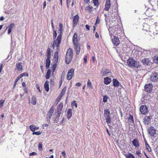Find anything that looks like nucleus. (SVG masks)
<instances>
[{
	"instance_id": "48",
	"label": "nucleus",
	"mask_w": 158,
	"mask_h": 158,
	"mask_svg": "<svg viewBox=\"0 0 158 158\" xmlns=\"http://www.w3.org/2000/svg\"><path fill=\"white\" fill-rule=\"evenodd\" d=\"M56 64H54L52 66V69L53 72H54L56 70Z\"/></svg>"
},
{
	"instance_id": "32",
	"label": "nucleus",
	"mask_w": 158,
	"mask_h": 158,
	"mask_svg": "<svg viewBox=\"0 0 158 158\" xmlns=\"http://www.w3.org/2000/svg\"><path fill=\"white\" fill-rule=\"evenodd\" d=\"M51 70L49 69H48L47 72L45 76V78L47 79H48L50 78V76L51 74Z\"/></svg>"
},
{
	"instance_id": "54",
	"label": "nucleus",
	"mask_w": 158,
	"mask_h": 158,
	"mask_svg": "<svg viewBox=\"0 0 158 158\" xmlns=\"http://www.w3.org/2000/svg\"><path fill=\"white\" fill-rule=\"evenodd\" d=\"M87 86L89 87L92 86V84L89 80L87 82Z\"/></svg>"
},
{
	"instance_id": "60",
	"label": "nucleus",
	"mask_w": 158,
	"mask_h": 158,
	"mask_svg": "<svg viewBox=\"0 0 158 158\" xmlns=\"http://www.w3.org/2000/svg\"><path fill=\"white\" fill-rule=\"evenodd\" d=\"M37 155V153L35 152H32L29 154V156H31L33 155Z\"/></svg>"
},
{
	"instance_id": "5",
	"label": "nucleus",
	"mask_w": 158,
	"mask_h": 158,
	"mask_svg": "<svg viewBox=\"0 0 158 158\" xmlns=\"http://www.w3.org/2000/svg\"><path fill=\"white\" fill-rule=\"evenodd\" d=\"M118 8L116 6H113L110 9L109 13L112 18L117 17L118 15Z\"/></svg>"
},
{
	"instance_id": "7",
	"label": "nucleus",
	"mask_w": 158,
	"mask_h": 158,
	"mask_svg": "<svg viewBox=\"0 0 158 158\" xmlns=\"http://www.w3.org/2000/svg\"><path fill=\"white\" fill-rule=\"evenodd\" d=\"M116 31V34L118 35L120 34L121 32L123 30V27L122 25H116L114 26H113Z\"/></svg>"
},
{
	"instance_id": "33",
	"label": "nucleus",
	"mask_w": 158,
	"mask_h": 158,
	"mask_svg": "<svg viewBox=\"0 0 158 158\" xmlns=\"http://www.w3.org/2000/svg\"><path fill=\"white\" fill-rule=\"evenodd\" d=\"M36 98L35 96H33L31 99V103L34 105H35L36 104Z\"/></svg>"
},
{
	"instance_id": "31",
	"label": "nucleus",
	"mask_w": 158,
	"mask_h": 158,
	"mask_svg": "<svg viewBox=\"0 0 158 158\" xmlns=\"http://www.w3.org/2000/svg\"><path fill=\"white\" fill-rule=\"evenodd\" d=\"M30 128L31 131H34L35 130V129H38L39 127H36L34 125H32L30 126Z\"/></svg>"
},
{
	"instance_id": "52",
	"label": "nucleus",
	"mask_w": 158,
	"mask_h": 158,
	"mask_svg": "<svg viewBox=\"0 0 158 158\" xmlns=\"http://www.w3.org/2000/svg\"><path fill=\"white\" fill-rule=\"evenodd\" d=\"M38 149L40 150H43L42 144L41 143H39L38 144Z\"/></svg>"
},
{
	"instance_id": "17",
	"label": "nucleus",
	"mask_w": 158,
	"mask_h": 158,
	"mask_svg": "<svg viewBox=\"0 0 158 158\" xmlns=\"http://www.w3.org/2000/svg\"><path fill=\"white\" fill-rule=\"evenodd\" d=\"M79 21V16L78 15H75L73 18V26L74 27L76 26Z\"/></svg>"
},
{
	"instance_id": "47",
	"label": "nucleus",
	"mask_w": 158,
	"mask_h": 158,
	"mask_svg": "<svg viewBox=\"0 0 158 158\" xmlns=\"http://www.w3.org/2000/svg\"><path fill=\"white\" fill-rule=\"evenodd\" d=\"M19 76H18V77L15 80V82H14V85H13V87L14 88L15 87L16 85V84L17 82H18V80L21 78H19Z\"/></svg>"
},
{
	"instance_id": "36",
	"label": "nucleus",
	"mask_w": 158,
	"mask_h": 158,
	"mask_svg": "<svg viewBox=\"0 0 158 158\" xmlns=\"http://www.w3.org/2000/svg\"><path fill=\"white\" fill-rule=\"evenodd\" d=\"M128 120L131 123H132L133 124H134V120L133 117L132 115L130 114L129 115V117L128 118Z\"/></svg>"
},
{
	"instance_id": "62",
	"label": "nucleus",
	"mask_w": 158,
	"mask_h": 158,
	"mask_svg": "<svg viewBox=\"0 0 158 158\" xmlns=\"http://www.w3.org/2000/svg\"><path fill=\"white\" fill-rule=\"evenodd\" d=\"M136 153L137 155H138L139 157H141V156L140 155L141 154V152L140 151H136Z\"/></svg>"
},
{
	"instance_id": "22",
	"label": "nucleus",
	"mask_w": 158,
	"mask_h": 158,
	"mask_svg": "<svg viewBox=\"0 0 158 158\" xmlns=\"http://www.w3.org/2000/svg\"><path fill=\"white\" fill-rule=\"evenodd\" d=\"M22 63L21 62H18L16 63V67L17 69L19 71H21L23 70V67L22 65Z\"/></svg>"
},
{
	"instance_id": "41",
	"label": "nucleus",
	"mask_w": 158,
	"mask_h": 158,
	"mask_svg": "<svg viewBox=\"0 0 158 158\" xmlns=\"http://www.w3.org/2000/svg\"><path fill=\"white\" fill-rule=\"evenodd\" d=\"M93 7L90 5L89 6L86 8V10H88L89 12H91L93 11Z\"/></svg>"
},
{
	"instance_id": "20",
	"label": "nucleus",
	"mask_w": 158,
	"mask_h": 158,
	"mask_svg": "<svg viewBox=\"0 0 158 158\" xmlns=\"http://www.w3.org/2000/svg\"><path fill=\"white\" fill-rule=\"evenodd\" d=\"M75 47L76 53L77 55L79 54L80 51V45L78 43L73 44Z\"/></svg>"
},
{
	"instance_id": "25",
	"label": "nucleus",
	"mask_w": 158,
	"mask_h": 158,
	"mask_svg": "<svg viewBox=\"0 0 158 158\" xmlns=\"http://www.w3.org/2000/svg\"><path fill=\"white\" fill-rule=\"evenodd\" d=\"M72 110L71 109H69L67 112V118L69 119L70 118L72 115Z\"/></svg>"
},
{
	"instance_id": "39",
	"label": "nucleus",
	"mask_w": 158,
	"mask_h": 158,
	"mask_svg": "<svg viewBox=\"0 0 158 158\" xmlns=\"http://www.w3.org/2000/svg\"><path fill=\"white\" fill-rule=\"evenodd\" d=\"M145 144L146 148V149H147V150L149 152H151L152 150L151 148L149 147V145H148V143L146 141L145 142Z\"/></svg>"
},
{
	"instance_id": "37",
	"label": "nucleus",
	"mask_w": 158,
	"mask_h": 158,
	"mask_svg": "<svg viewBox=\"0 0 158 158\" xmlns=\"http://www.w3.org/2000/svg\"><path fill=\"white\" fill-rule=\"evenodd\" d=\"M57 34L56 32V31L55 30H53V39L54 40L53 42H54L55 40H56V37Z\"/></svg>"
},
{
	"instance_id": "63",
	"label": "nucleus",
	"mask_w": 158,
	"mask_h": 158,
	"mask_svg": "<svg viewBox=\"0 0 158 158\" xmlns=\"http://www.w3.org/2000/svg\"><path fill=\"white\" fill-rule=\"evenodd\" d=\"M83 59L84 62L86 63L87 61V56H85L84 57Z\"/></svg>"
},
{
	"instance_id": "61",
	"label": "nucleus",
	"mask_w": 158,
	"mask_h": 158,
	"mask_svg": "<svg viewBox=\"0 0 158 158\" xmlns=\"http://www.w3.org/2000/svg\"><path fill=\"white\" fill-rule=\"evenodd\" d=\"M62 154L64 158H66V154H65V151L62 152Z\"/></svg>"
},
{
	"instance_id": "6",
	"label": "nucleus",
	"mask_w": 158,
	"mask_h": 158,
	"mask_svg": "<svg viewBox=\"0 0 158 158\" xmlns=\"http://www.w3.org/2000/svg\"><path fill=\"white\" fill-rule=\"evenodd\" d=\"M150 79L152 82H156L158 80V74L156 73H152L150 76Z\"/></svg>"
},
{
	"instance_id": "49",
	"label": "nucleus",
	"mask_w": 158,
	"mask_h": 158,
	"mask_svg": "<svg viewBox=\"0 0 158 158\" xmlns=\"http://www.w3.org/2000/svg\"><path fill=\"white\" fill-rule=\"evenodd\" d=\"M149 26L147 24H144L143 26V29L144 30V31H148V29L149 28H148V29H145V27H148Z\"/></svg>"
},
{
	"instance_id": "24",
	"label": "nucleus",
	"mask_w": 158,
	"mask_h": 158,
	"mask_svg": "<svg viewBox=\"0 0 158 158\" xmlns=\"http://www.w3.org/2000/svg\"><path fill=\"white\" fill-rule=\"evenodd\" d=\"M54 110L53 107V106L51 107L47 114V116L52 117L54 112Z\"/></svg>"
},
{
	"instance_id": "57",
	"label": "nucleus",
	"mask_w": 158,
	"mask_h": 158,
	"mask_svg": "<svg viewBox=\"0 0 158 158\" xmlns=\"http://www.w3.org/2000/svg\"><path fill=\"white\" fill-rule=\"evenodd\" d=\"M58 58H54L53 60H54V64H57V63L58 61Z\"/></svg>"
},
{
	"instance_id": "38",
	"label": "nucleus",
	"mask_w": 158,
	"mask_h": 158,
	"mask_svg": "<svg viewBox=\"0 0 158 158\" xmlns=\"http://www.w3.org/2000/svg\"><path fill=\"white\" fill-rule=\"evenodd\" d=\"M109 97L106 95H104L103 96V102L105 103L107 101V99Z\"/></svg>"
},
{
	"instance_id": "3",
	"label": "nucleus",
	"mask_w": 158,
	"mask_h": 158,
	"mask_svg": "<svg viewBox=\"0 0 158 158\" xmlns=\"http://www.w3.org/2000/svg\"><path fill=\"white\" fill-rule=\"evenodd\" d=\"M110 115L109 109H104V117L105 118L106 122L109 127L111 126L110 124L111 122V118Z\"/></svg>"
},
{
	"instance_id": "50",
	"label": "nucleus",
	"mask_w": 158,
	"mask_h": 158,
	"mask_svg": "<svg viewBox=\"0 0 158 158\" xmlns=\"http://www.w3.org/2000/svg\"><path fill=\"white\" fill-rule=\"evenodd\" d=\"M71 106L73 107L74 106H75L76 108H77V104L76 103L75 101H73V102L72 103Z\"/></svg>"
},
{
	"instance_id": "40",
	"label": "nucleus",
	"mask_w": 158,
	"mask_h": 158,
	"mask_svg": "<svg viewBox=\"0 0 158 158\" xmlns=\"http://www.w3.org/2000/svg\"><path fill=\"white\" fill-rule=\"evenodd\" d=\"M15 24L14 23H11L9 26L6 27V29L9 28L10 29L13 30V28L15 27Z\"/></svg>"
},
{
	"instance_id": "42",
	"label": "nucleus",
	"mask_w": 158,
	"mask_h": 158,
	"mask_svg": "<svg viewBox=\"0 0 158 158\" xmlns=\"http://www.w3.org/2000/svg\"><path fill=\"white\" fill-rule=\"evenodd\" d=\"M19 76V78H21L22 77L24 76H26L27 77H28V73L27 72L24 73H23L21 74Z\"/></svg>"
},
{
	"instance_id": "34",
	"label": "nucleus",
	"mask_w": 158,
	"mask_h": 158,
	"mask_svg": "<svg viewBox=\"0 0 158 158\" xmlns=\"http://www.w3.org/2000/svg\"><path fill=\"white\" fill-rule=\"evenodd\" d=\"M61 113V112H60V111H57L55 113V117L56 118L59 119Z\"/></svg>"
},
{
	"instance_id": "53",
	"label": "nucleus",
	"mask_w": 158,
	"mask_h": 158,
	"mask_svg": "<svg viewBox=\"0 0 158 158\" xmlns=\"http://www.w3.org/2000/svg\"><path fill=\"white\" fill-rule=\"evenodd\" d=\"M59 119H58V118H56L55 117H54V118H53V122L54 123H56L58 121Z\"/></svg>"
},
{
	"instance_id": "18",
	"label": "nucleus",
	"mask_w": 158,
	"mask_h": 158,
	"mask_svg": "<svg viewBox=\"0 0 158 158\" xmlns=\"http://www.w3.org/2000/svg\"><path fill=\"white\" fill-rule=\"evenodd\" d=\"M110 0H106L105 4V7L104 9L106 11H108L110 7Z\"/></svg>"
},
{
	"instance_id": "1",
	"label": "nucleus",
	"mask_w": 158,
	"mask_h": 158,
	"mask_svg": "<svg viewBox=\"0 0 158 158\" xmlns=\"http://www.w3.org/2000/svg\"><path fill=\"white\" fill-rule=\"evenodd\" d=\"M59 35H58L56 40H55L54 42H53L52 47L54 48L55 47H58L60 44L61 40V38L63 34V24L61 23H60L59 26Z\"/></svg>"
},
{
	"instance_id": "23",
	"label": "nucleus",
	"mask_w": 158,
	"mask_h": 158,
	"mask_svg": "<svg viewBox=\"0 0 158 158\" xmlns=\"http://www.w3.org/2000/svg\"><path fill=\"white\" fill-rule=\"evenodd\" d=\"M73 44L78 43L77 38V34L76 33H74L73 37Z\"/></svg>"
},
{
	"instance_id": "51",
	"label": "nucleus",
	"mask_w": 158,
	"mask_h": 158,
	"mask_svg": "<svg viewBox=\"0 0 158 158\" xmlns=\"http://www.w3.org/2000/svg\"><path fill=\"white\" fill-rule=\"evenodd\" d=\"M33 132L32 133L33 135H39L41 134V132H40V131H38L36 132L35 131H33Z\"/></svg>"
},
{
	"instance_id": "26",
	"label": "nucleus",
	"mask_w": 158,
	"mask_h": 158,
	"mask_svg": "<svg viewBox=\"0 0 158 158\" xmlns=\"http://www.w3.org/2000/svg\"><path fill=\"white\" fill-rule=\"evenodd\" d=\"M111 82V80L109 77H107L104 78V83L106 85L110 84Z\"/></svg>"
},
{
	"instance_id": "13",
	"label": "nucleus",
	"mask_w": 158,
	"mask_h": 158,
	"mask_svg": "<svg viewBox=\"0 0 158 158\" xmlns=\"http://www.w3.org/2000/svg\"><path fill=\"white\" fill-rule=\"evenodd\" d=\"M148 132L152 136H153L156 134V129L152 127L149 128Z\"/></svg>"
},
{
	"instance_id": "30",
	"label": "nucleus",
	"mask_w": 158,
	"mask_h": 158,
	"mask_svg": "<svg viewBox=\"0 0 158 158\" xmlns=\"http://www.w3.org/2000/svg\"><path fill=\"white\" fill-rule=\"evenodd\" d=\"M126 158H135V156L131 153L128 152V153L124 154Z\"/></svg>"
},
{
	"instance_id": "9",
	"label": "nucleus",
	"mask_w": 158,
	"mask_h": 158,
	"mask_svg": "<svg viewBox=\"0 0 158 158\" xmlns=\"http://www.w3.org/2000/svg\"><path fill=\"white\" fill-rule=\"evenodd\" d=\"M111 39V41L114 45L118 46L120 43V40L118 37L115 35H114V38Z\"/></svg>"
},
{
	"instance_id": "2",
	"label": "nucleus",
	"mask_w": 158,
	"mask_h": 158,
	"mask_svg": "<svg viewBox=\"0 0 158 158\" xmlns=\"http://www.w3.org/2000/svg\"><path fill=\"white\" fill-rule=\"evenodd\" d=\"M127 64L128 66L131 68H138L141 66L139 61L131 58L127 60Z\"/></svg>"
},
{
	"instance_id": "28",
	"label": "nucleus",
	"mask_w": 158,
	"mask_h": 158,
	"mask_svg": "<svg viewBox=\"0 0 158 158\" xmlns=\"http://www.w3.org/2000/svg\"><path fill=\"white\" fill-rule=\"evenodd\" d=\"M50 64V58H47L46 61V68L48 69L49 68Z\"/></svg>"
},
{
	"instance_id": "59",
	"label": "nucleus",
	"mask_w": 158,
	"mask_h": 158,
	"mask_svg": "<svg viewBox=\"0 0 158 158\" xmlns=\"http://www.w3.org/2000/svg\"><path fill=\"white\" fill-rule=\"evenodd\" d=\"M51 118V117L48 116L47 117V120L48 122L49 123L50 122V119Z\"/></svg>"
},
{
	"instance_id": "43",
	"label": "nucleus",
	"mask_w": 158,
	"mask_h": 158,
	"mask_svg": "<svg viewBox=\"0 0 158 158\" xmlns=\"http://www.w3.org/2000/svg\"><path fill=\"white\" fill-rule=\"evenodd\" d=\"M59 46L58 47H57V51L56 52L54 53V58H58V51L59 50L58 48Z\"/></svg>"
},
{
	"instance_id": "14",
	"label": "nucleus",
	"mask_w": 158,
	"mask_h": 158,
	"mask_svg": "<svg viewBox=\"0 0 158 158\" xmlns=\"http://www.w3.org/2000/svg\"><path fill=\"white\" fill-rule=\"evenodd\" d=\"M152 85L151 84H149L148 85L146 84L144 86L145 90L147 92L150 93L152 91Z\"/></svg>"
},
{
	"instance_id": "15",
	"label": "nucleus",
	"mask_w": 158,
	"mask_h": 158,
	"mask_svg": "<svg viewBox=\"0 0 158 158\" xmlns=\"http://www.w3.org/2000/svg\"><path fill=\"white\" fill-rule=\"evenodd\" d=\"M152 118V116H146L144 117L143 122L145 124L148 125L151 122V119Z\"/></svg>"
},
{
	"instance_id": "46",
	"label": "nucleus",
	"mask_w": 158,
	"mask_h": 158,
	"mask_svg": "<svg viewBox=\"0 0 158 158\" xmlns=\"http://www.w3.org/2000/svg\"><path fill=\"white\" fill-rule=\"evenodd\" d=\"M66 91V88L65 87L62 90L60 94V95H61L62 96H63L65 94Z\"/></svg>"
},
{
	"instance_id": "35",
	"label": "nucleus",
	"mask_w": 158,
	"mask_h": 158,
	"mask_svg": "<svg viewBox=\"0 0 158 158\" xmlns=\"http://www.w3.org/2000/svg\"><path fill=\"white\" fill-rule=\"evenodd\" d=\"M46 53H47L46 56H47V58H51V49L49 48H48L47 49Z\"/></svg>"
},
{
	"instance_id": "45",
	"label": "nucleus",
	"mask_w": 158,
	"mask_h": 158,
	"mask_svg": "<svg viewBox=\"0 0 158 158\" xmlns=\"http://www.w3.org/2000/svg\"><path fill=\"white\" fill-rule=\"evenodd\" d=\"M93 2L96 6H98L99 5L98 0H93Z\"/></svg>"
},
{
	"instance_id": "27",
	"label": "nucleus",
	"mask_w": 158,
	"mask_h": 158,
	"mask_svg": "<svg viewBox=\"0 0 158 158\" xmlns=\"http://www.w3.org/2000/svg\"><path fill=\"white\" fill-rule=\"evenodd\" d=\"M49 81H46L45 82L44 84V88L45 89V90L48 92L49 90Z\"/></svg>"
},
{
	"instance_id": "55",
	"label": "nucleus",
	"mask_w": 158,
	"mask_h": 158,
	"mask_svg": "<svg viewBox=\"0 0 158 158\" xmlns=\"http://www.w3.org/2000/svg\"><path fill=\"white\" fill-rule=\"evenodd\" d=\"M100 20L98 19V16L97 17V19L96 20V21L95 23V24H98L100 23Z\"/></svg>"
},
{
	"instance_id": "10",
	"label": "nucleus",
	"mask_w": 158,
	"mask_h": 158,
	"mask_svg": "<svg viewBox=\"0 0 158 158\" xmlns=\"http://www.w3.org/2000/svg\"><path fill=\"white\" fill-rule=\"evenodd\" d=\"M74 69H69L68 72L67 79L68 80H70L72 78V77L74 74Z\"/></svg>"
},
{
	"instance_id": "8",
	"label": "nucleus",
	"mask_w": 158,
	"mask_h": 158,
	"mask_svg": "<svg viewBox=\"0 0 158 158\" xmlns=\"http://www.w3.org/2000/svg\"><path fill=\"white\" fill-rule=\"evenodd\" d=\"M139 110L143 114H145L148 112V107L145 105H142L140 106Z\"/></svg>"
},
{
	"instance_id": "4",
	"label": "nucleus",
	"mask_w": 158,
	"mask_h": 158,
	"mask_svg": "<svg viewBox=\"0 0 158 158\" xmlns=\"http://www.w3.org/2000/svg\"><path fill=\"white\" fill-rule=\"evenodd\" d=\"M73 51L72 48H69L66 53L65 57V62L69 64L72 60L73 56Z\"/></svg>"
},
{
	"instance_id": "11",
	"label": "nucleus",
	"mask_w": 158,
	"mask_h": 158,
	"mask_svg": "<svg viewBox=\"0 0 158 158\" xmlns=\"http://www.w3.org/2000/svg\"><path fill=\"white\" fill-rule=\"evenodd\" d=\"M108 30L110 38H111L113 35H115L116 34V31L113 27H110L108 29Z\"/></svg>"
},
{
	"instance_id": "58",
	"label": "nucleus",
	"mask_w": 158,
	"mask_h": 158,
	"mask_svg": "<svg viewBox=\"0 0 158 158\" xmlns=\"http://www.w3.org/2000/svg\"><path fill=\"white\" fill-rule=\"evenodd\" d=\"M51 24L52 29H54L55 27H54V26L53 25V19H52L51 20Z\"/></svg>"
},
{
	"instance_id": "29",
	"label": "nucleus",
	"mask_w": 158,
	"mask_h": 158,
	"mask_svg": "<svg viewBox=\"0 0 158 158\" xmlns=\"http://www.w3.org/2000/svg\"><path fill=\"white\" fill-rule=\"evenodd\" d=\"M63 107V103L61 102H60L57 106V110L60 111L62 112V108Z\"/></svg>"
},
{
	"instance_id": "64",
	"label": "nucleus",
	"mask_w": 158,
	"mask_h": 158,
	"mask_svg": "<svg viewBox=\"0 0 158 158\" xmlns=\"http://www.w3.org/2000/svg\"><path fill=\"white\" fill-rule=\"evenodd\" d=\"M23 90L25 93L27 94L28 93L27 88L26 87H25L24 88Z\"/></svg>"
},
{
	"instance_id": "44",
	"label": "nucleus",
	"mask_w": 158,
	"mask_h": 158,
	"mask_svg": "<svg viewBox=\"0 0 158 158\" xmlns=\"http://www.w3.org/2000/svg\"><path fill=\"white\" fill-rule=\"evenodd\" d=\"M153 61L154 62L158 64V56H155L153 57Z\"/></svg>"
},
{
	"instance_id": "16",
	"label": "nucleus",
	"mask_w": 158,
	"mask_h": 158,
	"mask_svg": "<svg viewBox=\"0 0 158 158\" xmlns=\"http://www.w3.org/2000/svg\"><path fill=\"white\" fill-rule=\"evenodd\" d=\"M141 62L144 65H149L151 63L149 59L148 58H143L141 60Z\"/></svg>"
},
{
	"instance_id": "19",
	"label": "nucleus",
	"mask_w": 158,
	"mask_h": 158,
	"mask_svg": "<svg viewBox=\"0 0 158 158\" xmlns=\"http://www.w3.org/2000/svg\"><path fill=\"white\" fill-rule=\"evenodd\" d=\"M113 85L115 87H118L121 84L116 79H113L112 80Z\"/></svg>"
},
{
	"instance_id": "12",
	"label": "nucleus",
	"mask_w": 158,
	"mask_h": 158,
	"mask_svg": "<svg viewBox=\"0 0 158 158\" xmlns=\"http://www.w3.org/2000/svg\"><path fill=\"white\" fill-rule=\"evenodd\" d=\"M111 73V71L110 70L106 69H102L101 73V76H107L108 73Z\"/></svg>"
},
{
	"instance_id": "21",
	"label": "nucleus",
	"mask_w": 158,
	"mask_h": 158,
	"mask_svg": "<svg viewBox=\"0 0 158 158\" xmlns=\"http://www.w3.org/2000/svg\"><path fill=\"white\" fill-rule=\"evenodd\" d=\"M132 143L136 148L138 147L139 146V141L137 139H134L132 141Z\"/></svg>"
},
{
	"instance_id": "56",
	"label": "nucleus",
	"mask_w": 158,
	"mask_h": 158,
	"mask_svg": "<svg viewBox=\"0 0 158 158\" xmlns=\"http://www.w3.org/2000/svg\"><path fill=\"white\" fill-rule=\"evenodd\" d=\"M4 101L2 100H0V107H2L3 105Z\"/></svg>"
}]
</instances>
